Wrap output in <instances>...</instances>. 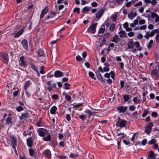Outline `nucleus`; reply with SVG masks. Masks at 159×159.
Segmentation results:
<instances>
[{
    "mask_svg": "<svg viewBox=\"0 0 159 159\" xmlns=\"http://www.w3.org/2000/svg\"><path fill=\"white\" fill-rule=\"evenodd\" d=\"M128 49H133L134 46L137 48L138 50L141 51L142 49V47L140 46V43L138 41H136L134 43L133 41H129L128 44Z\"/></svg>",
    "mask_w": 159,
    "mask_h": 159,
    "instance_id": "1",
    "label": "nucleus"
},
{
    "mask_svg": "<svg viewBox=\"0 0 159 159\" xmlns=\"http://www.w3.org/2000/svg\"><path fill=\"white\" fill-rule=\"evenodd\" d=\"M111 75V78L114 80L115 79V73L113 71H111L109 73H106L104 75V77L106 78H108V79L106 80L107 83L110 84L112 83V80L110 78Z\"/></svg>",
    "mask_w": 159,
    "mask_h": 159,
    "instance_id": "2",
    "label": "nucleus"
},
{
    "mask_svg": "<svg viewBox=\"0 0 159 159\" xmlns=\"http://www.w3.org/2000/svg\"><path fill=\"white\" fill-rule=\"evenodd\" d=\"M127 123V122L125 120L121 119L119 117V120L116 124V125L117 127L122 128L125 126Z\"/></svg>",
    "mask_w": 159,
    "mask_h": 159,
    "instance_id": "3",
    "label": "nucleus"
},
{
    "mask_svg": "<svg viewBox=\"0 0 159 159\" xmlns=\"http://www.w3.org/2000/svg\"><path fill=\"white\" fill-rule=\"evenodd\" d=\"M98 23H92L88 29V31L91 34H94L96 32V28Z\"/></svg>",
    "mask_w": 159,
    "mask_h": 159,
    "instance_id": "4",
    "label": "nucleus"
},
{
    "mask_svg": "<svg viewBox=\"0 0 159 159\" xmlns=\"http://www.w3.org/2000/svg\"><path fill=\"white\" fill-rule=\"evenodd\" d=\"M0 59L5 64H7L8 63V55L6 53H3L0 55Z\"/></svg>",
    "mask_w": 159,
    "mask_h": 159,
    "instance_id": "5",
    "label": "nucleus"
},
{
    "mask_svg": "<svg viewBox=\"0 0 159 159\" xmlns=\"http://www.w3.org/2000/svg\"><path fill=\"white\" fill-rule=\"evenodd\" d=\"M37 132L39 135L43 137L45 134H48V130L40 128L37 130Z\"/></svg>",
    "mask_w": 159,
    "mask_h": 159,
    "instance_id": "6",
    "label": "nucleus"
},
{
    "mask_svg": "<svg viewBox=\"0 0 159 159\" xmlns=\"http://www.w3.org/2000/svg\"><path fill=\"white\" fill-rule=\"evenodd\" d=\"M19 66L20 67H26L27 66L26 62L25 61L24 57L21 56L19 59Z\"/></svg>",
    "mask_w": 159,
    "mask_h": 159,
    "instance_id": "7",
    "label": "nucleus"
},
{
    "mask_svg": "<svg viewBox=\"0 0 159 159\" xmlns=\"http://www.w3.org/2000/svg\"><path fill=\"white\" fill-rule=\"evenodd\" d=\"M11 140H10L13 148L16 151V147L17 142L15 137L14 136H11Z\"/></svg>",
    "mask_w": 159,
    "mask_h": 159,
    "instance_id": "8",
    "label": "nucleus"
},
{
    "mask_svg": "<svg viewBox=\"0 0 159 159\" xmlns=\"http://www.w3.org/2000/svg\"><path fill=\"white\" fill-rule=\"evenodd\" d=\"M151 14L152 18H155V23H157V25L159 24V16L155 12H151Z\"/></svg>",
    "mask_w": 159,
    "mask_h": 159,
    "instance_id": "9",
    "label": "nucleus"
},
{
    "mask_svg": "<svg viewBox=\"0 0 159 159\" xmlns=\"http://www.w3.org/2000/svg\"><path fill=\"white\" fill-rule=\"evenodd\" d=\"M153 127V124L152 123H150L145 128V132L148 134H149L152 129Z\"/></svg>",
    "mask_w": 159,
    "mask_h": 159,
    "instance_id": "10",
    "label": "nucleus"
},
{
    "mask_svg": "<svg viewBox=\"0 0 159 159\" xmlns=\"http://www.w3.org/2000/svg\"><path fill=\"white\" fill-rule=\"evenodd\" d=\"M43 154L48 159H50L51 158V153L49 149H46L43 152Z\"/></svg>",
    "mask_w": 159,
    "mask_h": 159,
    "instance_id": "11",
    "label": "nucleus"
},
{
    "mask_svg": "<svg viewBox=\"0 0 159 159\" xmlns=\"http://www.w3.org/2000/svg\"><path fill=\"white\" fill-rule=\"evenodd\" d=\"M21 44L23 48L27 50L28 48V41L26 39H23L21 42Z\"/></svg>",
    "mask_w": 159,
    "mask_h": 159,
    "instance_id": "12",
    "label": "nucleus"
},
{
    "mask_svg": "<svg viewBox=\"0 0 159 159\" xmlns=\"http://www.w3.org/2000/svg\"><path fill=\"white\" fill-rule=\"evenodd\" d=\"M48 7H46L42 11L40 16V18H42L44 16L47 14L48 11Z\"/></svg>",
    "mask_w": 159,
    "mask_h": 159,
    "instance_id": "13",
    "label": "nucleus"
},
{
    "mask_svg": "<svg viewBox=\"0 0 159 159\" xmlns=\"http://www.w3.org/2000/svg\"><path fill=\"white\" fill-rule=\"evenodd\" d=\"M29 113L26 112H25L22 113L20 116V120H24L29 117Z\"/></svg>",
    "mask_w": 159,
    "mask_h": 159,
    "instance_id": "14",
    "label": "nucleus"
},
{
    "mask_svg": "<svg viewBox=\"0 0 159 159\" xmlns=\"http://www.w3.org/2000/svg\"><path fill=\"white\" fill-rule=\"evenodd\" d=\"M127 107H124L123 106H121L117 108V110L120 113H124L127 110Z\"/></svg>",
    "mask_w": 159,
    "mask_h": 159,
    "instance_id": "15",
    "label": "nucleus"
},
{
    "mask_svg": "<svg viewBox=\"0 0 159 159\" xmlns=\"http://www.w3.org/2000/svg\"><path fill=\"white\" fill-rule=\"evenodd\" d=\"M24 31V30L23 29H20L18 32L16 33L14 36V37L15 38H18L20 36Z\"/></svg>",
    "mask_w": 159,
    "mask_h": 159,
    "instance_id": "16",
    "label": "nucleus"
},
{
    "mask_svg": "<svg viewBox=\"0 0 159 159\" xmlns=\"http://www.w3.org/2000/svg\"><path fill=\"white\" fill-rule=\"evenodd\" d=\"M137 15L135 12H130L128 14V17L130 19L132 20L134 17L137 16Z\"/></svg>",
    "mask_w": 159,
    "mask_h": 159,
    "instance_id": "17",
    "label": "nucleus"
},
{
    "mask_svg": "<svg viewBox=\"0 0 159 159\" xmlns=\"http://www.w3.org/2000/svg\"><path fill=\"white\" fill-rule=\"evenodd\" d=\"M63 75L62 72L58 70L56 71L54 74V76L56 77H61L63 76Z\"/></svg>",
    "mask_w": 159,
    "mask_h": 159,
    "instance_id": "18",
    "label": "nucleus"
},
{
    "mask_svg": "<svg viewBox=\"0 0 159 159\" xmlns=\"http://www.w3.org/2000/svg\"><path fill=\"white\" fill-rule=\"evenodd\" d=\"M85 113L88 115L89 118L90 116H93L96 112L92 111L91 110H88L85 111Z\"/></svg>",
    "mask_w": 159,
    "mask_h": 159,
    "instance_id": "19",
    "label": "nucleus"
},
{
    "mask_svg": "<svg viewBox=\"0 0 159 159\" xmlns=\"http://www.w3.org/2000/svg\"><path fill=\"white\" fill-rule=\"evenodd\" d=\"M104 12V10L103 9H100L96 14V18L98 19L100 18L102 16Z\"/></svg>",
    "mask_w": 159,
    "mask_h": 159,
    "instance_id": "20",
    "label": "nucleus"
},
{
    "mask_svg": "<svg viewBox=\"0 0 159 159\" xmlns=\"http://www.w3.org/2000/svg\"><path fill=\"white\" fill-rule=\"evenodd\" d=\"M27 142L28 146L29 147H32L33 144V140L31 137H30L27 139Z\"/></svg>",
    "mask_w": 159,
    "mask_h": 159,
    "instance_id": "21",
    "label": "nucleus"
},
{
    "mask_svg": "<svg viewBox=\"0 0 159 159\" xmlns=\"http://www.w3.org/2000/svg\"><path fill=\"white\" fill-rule=\"evenodd\" d=\"M29 152L30 156L35 158H37V157L36 156L35 152L32 148L29 149Z\"/></svg>",
    "mask_w": 159,
    "mask_h": 159,
    "instance_id": "22",
    "label": "nucleus"
},
{
    "mask_svg": "<svg viewBox=\"0 0 159 159\" xmlns=\"http://www.w3.org/2000/svg\"><path fill=\"white\" fill-rule=\"evenodd\" d=\"M62 94L63 96H65V98L66 99V100L68 102L71 101V97L68 95L67 93L64 92Z\"/></svg>",
    "mask_w": 159,
    "mask_h": 159,
    "instance_id": "23",
    "label": "nucleus"
},
{
    "mask_svg": "<svg viewBox=\"0 0 159 159\" xmlns=\"http://www.w3.org/2000/svg\"><path fill=\"white\" fill-rule=\"evenodd\" d=\"M30 83L31 81L30 80H28L25 82L24 88L25 90H27V89L30 86Z\"/></svg>",
    "mask_w": 159,
    "mask_h": 159,
    "instance_id": "24",
    "label": "nucleus"
},
{
    "mask_svg": "<svg viewBox=\"0 0 159 159\" xmlns=\"http://www.w3.org/2000/svg\"><path fill=\"white\" fill-rule=\"evenodd\" d=\"M57 110V108L56 106H52L50 109V113L53 115L55 114Z\"/></svg>",
    "mask_w": 159,
    "mask_h": 159,
    "instance_id": "25",
    "label": "nucleus"
},
{
    "mask_svg": "<svg viewBox=\"0 0 159 159\" xmlns=\"http://www.w3.org/2000/svg\"><path fill=\"white\" fill-rule=\"evenodd\" d=\"M159 32L158 29L153 30L151 32H149V35L151 37H152L154 35L155 33H157V32Z\"/></svg>",
    "mask_w": 159,
    "mask_h": 159,
    "instance_id": "26",
    "label": "nucleus"
},
{
    "mask_svg": "<svg viewBox=\"0 0 159 159\" xmlns=\"http://www.w3.org/2000/svg\"><path fill=\"white\" fill-rule=\"evenodd\" d=\"M120 41V39L118 35L116 34L115 35L113 38L112 41L116 43H118Z\"/></svg>",
    "mask_w": 159,
    "mask_h": 159,
    "instance_id": "27",
    "label": "nucleus"
},
{
    "mask_svg": "<svg viewBox=\"0 0 159 159\" xmlns=\"http://www.w3.org/2000/svg\"><path fill=\"white\" fill-rule=\"evenodd\" d=\"M11 120L12 119L11 117H9L7 118L6 119V124L11 126L12 125Z\"/></svg>",
    "mask_w": 159,
    "mask_h": 159,
    "instance_id": "28",
    "label": "nucleus"
},
{
    "mask_svg": "<svg viewBox=\"0 0 159 159\" xmlns=\"http://www.w3.org/2000/svg\"><path fill=\"white\" fill-rule=\"evenodd\" d=\"M151 72L152 75L154 76H157V77H159L158 72L157 69H154Z\"/></svg>",
    "mask_w": 159,
    "mask_h": 159,
    "instance_id": "29",
    "label": "nucleus"
},
{
    "mask_svg": "<svg viewBox=\"0 0 159 159\" xmlns=\"http://www.w3.org/2000/svg\"><path fill=\"white\" fill-rule=\"evenodd\" d=\"M51 136L49 134L46 137H43L42 139L44 141H49L51 139Z\"/></svg>",
    "mask_w": 159,
    "mask_h": 159,
    "instance_id": "30",
    "label": "nucleus"
},
{
    "mask_svg": "<svg viewBox=\"0 0 159 159\" xmlns=\"http://www.w3.org/2000/svg\"><path fill=\"white\" fill-rule=\"evenodd\" d=\"M30 65L31 67V68L36 72L37 73H38V70L37 68L32 63H30Z\"/></svg>",
    "mask_w": 159,
    "mask_h": 159,
    "instance_id": "31",
    "label": "nucleus"
},
{
    "mask_svg": "<svg viewBox=\"0 0 159 159\" xmlns=\"http://www.w3.org/2000/svg\"><path fill=\"white\" fill-rule=\"evenodd\" d=\"M133 101L135 103L138 104L140 103L141 100L137 97H134L133 99Z\"/></svg>",
    "mask_w": 159,
    "mask_h": 159,
    "instance_id": "32",
    "label": "nucleus"
},
{
    "mask_svg": "<svg viewBox=\"0 0 159 159\" xmlns=\"http://www.w3.org/2000/svg\"><path fill=\"white\" fill-rule=\"evenodd\" d=\"M157 140L155 139H152L150 141H149L148 143V144H153V145L156 143Z\"/></svg>",
    "mask_w": 159,
    "mask_h": 159,
    "instance_id": "33",
    "label": "nucleus"
},
{
    "mask_svg": "<svg viewBox=\"0 0 159 159\" xmlns=\"http://www.w3.org/2000/svg\"><path fill=\"white\" fill-rule=\"evenodd\" d=\"M97 77L98 79H99L101 82H105L106 81V79L102 78V75L100 73H99V75H98Z\"/></svg>",
    "mask_w": 159,
    "mask_h": 159,
    "instance_id": "34",
    "label": "nucleus"
},
{
    "mask_svg": "<svg viewBox=\"0 0 159 159\" xmlns=\"http://www.w3.org/2000/svg\"><path fill=\"white\" fill-rule=\"evenodd\" d=\"M89 76L92 78L94 80H96V78L94 77V74L92 72H89Z\"/></svg>",
    "mask_w": 159,
    "mask_h": 159,
    "instance_id": "35",
    "label": "nucleus"
},
{
    "mask_svg": "<svg viewBox=\"0 0 159 159\" xmlns=\"http://www.w3.org/2000/svg\"><path fill=\"white\" fill-rule=\"evenodd\" d=\"M125 33V31L121 30L119 32L118 34H119V36L120 37H122Z\"/></svg>",
    "mask_w": 159,
    "mask_h": 159,
    "instance_id": "36",
    "label": "nucleus"
},
{
    "mask_svg": "<svg viewBox=\"0 0 159 159\" xmlns=\"http://www.w3.org/2000/svg\"><path fill=\"white\" fill-rule=\"evenodd\" d=\"M90 8L89 7H85L83 8L82 11L83 12H88L89 11Z\"/></svg>",
    "mask_w": 159,
    "mask_h": 159,
    "instance_id": "37",
    "label": "nucleus"
},
{
    "mask_svg": "<svg viewBox=\"0 0 159 159\" xmlns=\"http://www.w3.org/2000/svg\"><path fill=\"white\" fill-rule=\"evenodd\" d=\"M16 109L17 111H20L24 110L23 107L21 106H19L16 107Z\"/></svg>",
    "mask_w": 159,
    "mask_h": 159,
    "instance_id": "38",
    "label": "nucleus"
},
{
    "mask_svg": "<svg viewBox=\"0 0 159 159\" xmlns=\"http://www.w3.org/2000/svg\"><path fill=\"white\" fill-rule=\"evenodd\" d=\"M38 54L39 55L42 56H44L45 55L43 51L41 49H39L38 50Z\"/></svg>",
    "mask_w": 159,
    "mask_h": 159,
    "instance_id": "39",
    "label": "nucleus"
},
{
    "mask_svg": "<svg viewBox=\"0 0 159 159\" xmlns=\"http://www.w3.org/2000/svg\"><path fill=\"white\" fill-rule=\"evenodd\" d=\"M148 111L147 110H144V113L142 114V116L143 117H145L148 114Z\"/></svg>",
    "mask_w": 159,
    "mask_h": 159,
    "instance_id": "40",
    "label": "nucleus"
},
{
    "mask_svg": "<svg viewBox=\"0 0 159 159\" xmlns=\"http://www.w3.org/2000/svg\"><path fill=\"white\" fill-rule=\"evenodd\" d=\"M115 27V25L114 24H111L110 27V30L111 31H114Z\"/></svg>",
    "mask_w": 159,
    "mask_h": 159,
    "instance_id": "41",
    "label": "nucleus"
},
{
    "mask_svg": "<svg viewBox=\"0 0 159 159\" xmlns=\"http://www.w3.org/2000/svg\"><path fill=\"white\" fill-rule=\"evenodd\" d=\"M123 98L124 101L127 102L129 100V95H126L123 96Z\"/></svg>",
    "mask_w": 159,
    "mask_h": 159,
    "instance_id": "42",
    "label": "nucleus"
},
{
    "mask_svg": "<svg viewBox=\"0 0 159 159\" xmlns=\"http://www.w3.org/2000/svg\"><path fill=\"white\" fill-rule=\"evenodd\" d=\"M157 33L156 34V40L157 43H159V31L158 32H157Z\"/></svg>",
    "mask_w": 159,
    "mask_h": 159,
    "instance_id": "43",
    "label": "nucleus"
},
{
    "mask_svg": "<svg viewBox=\"0 0 159 159\" xmlns=\"http://www.w3.org/2000/svg\"><path fill=\"white\" fill-rule=\"evenodd\" d=\"M153 43V41L152 40H150L148 44V48L149 49L152 46V44Z\"/></svg>",
    "mask_w": 159,
    "mask_h": 159,
    "instance_id": "44",
    "label": "nucleus"
},
{
    "mask_svg": "<svg viewBox=\"0 0 159 159\" xmlns=\"http://www.w3.org/2000/svg\"><path fill=\"white\" fill-rule=\"evenodd\" d=\"M36 125L37 126L39 127L42 126L43 123L41 120H40L39 121L37 122L36 124Z\"/></svg>",
    "mask_w": 159,
    "mask_h": 159,
    "instance_id": "45",
    "label": "nucleus"
},
{
    "mask_svg": "<svg viewBox=\"0 0 159 159\" xmlns=\"http://www.w3.org/2000/svg\"><path fill=\"white\" fill-rule=\"evenodd\" d=\"M117 17V15L116 14L112 15L111 16V18L114 21H115Z\"/></svg>",
    "mask_w": 159,
    "mask_h": 159,
    "instance_id": "46",
    "label": "nucleus"
},
{
    "mask_svg": "<svg viewBox=\"0 0 159 159\" xmlns=\"http://www.w3.org/2000/svg\"><path fill=\"white\" fill-rule=\"evenodd\" d=\"M76 59L77 61H81L82 60V58L79 55H78L76 56Z\"/></svg>",
    "mask_w": 159,
    "mask_h": 159,
    "instance_id": "47",
    "label": "nucleus"
},
{
    "mask_svg": "<svg viewBox=\"0 0 159 159\" xmlns=\"http://www.w3.org/2000/svg\"><path fill=\"white\" fill-rule=\"evenodd\" d=\"M120 68L123 70L124 69V63L123 62H120L118 63Z\"/></svg>",
    "mask_w": 159,
    "mask_h": 159,
    "instance_id": "48",
    "label": "nucleus"
},
{
    "mask_svg": "<svg viewBox=\"0 0 159 159\" xmlns=\"http://www.w3.org/2000/svg\"><path fill=\"white\" fill-rule=\"evenodd\" d=\"M157 116V113L156 112H153L151 116L153 118H156Z\"/></svg>",
    "mask_w": 159,
    "mask_h": 159,
    "instance_id": "49",
    "label": "nucleus"
},
{
    "mask_svg": "<svg viewBox=\"0 0 159 159\" xmlns=\"http://www.w3.org/2000/svg\"><path fill=\"white\" fill-rule=\"evenodd\" d=\"M154 155V152L152 151H150L149 152L148 157H153Z\"/></svg>",
    "mask_w": 159,
    "mask_h": 159,
    "instance_id": "50",
    "label": "nucleus"
},
{
    "mask_svg": "<svg viewBox=\"0 0 159 159\" xmlns=\"http://www.w3.org/2000/svg\"><path fill=\"white\" fill-rule=\"evenodd\" d=\"M103 70L104 72H108L109 71L110 69L108 66H105L103 68Z\"/></svg>",
    "mask_w": 159,
    "mask_h": 159,
    "instance_id": "51",
    "label": "nucleus"
},
{
    "mask_svg": "<svg viewBox=\"0 0 159 159\" xmlns=\"http://www.w3.org/2000/svg\"><path fill=\"white\" fill-rule=\"evenodd\" d=\"M78 156V154H74L73 153H71L70 155V156L72 158H75L76 157H77Z\"/></svg>",
    "mask_w": 159,
    "mask_h": 159,
    "instance_id": "52",
    "label": "nucleus"
},
{
    "mask_svg": "<svg viewBox=\"0 0 159 159\" xmlns=\"http://www.w3.org/2000/svg\"><path fill=\"white\" fill-rule=\"evenodd\" d=\"M58 98V96L56 94H53L52 96V98L53 99H57Z\"/></svg>",
    "mask_w": 159,
    "mask_h": 159,
    "instance_id": "53",
    "label": "nucleus"
},
{
    "mask_svg": "<svg viewBox=\"0 0 159 159\" xmlns=\"http://www.w3.org/2000/svg\"><path fill=\"white\" fill-rule=\"evenodd\" d=\"M147 143V140L146 139H143L141 142V144L143 146H145Z\"/></svg>",
    "mask_w": 159,
    "mask_h": 159,
    "instance_id": "54",
    "label": "nucleus"
},
{
    "mask_svg": "<svg viewBox=\"0 0 159 159\" xmlns=\"http://www.w3.org/2000/svg\"><path fill=\"white\" fill-rule=\"evenodd\" d=\"M80 8L78 7L75 8L73 10V11L77 12L78 14L80 13Z\"/></svg>",
    "mask_w": 159,
    "mask_h": 159,
    "instance_id": "55",
    "label": "nucleus"
},
{
    "mask_svg": "<svg viewBox=\"0 0 159 159\" xmlns=\"http://www.w3.org/2000/svg\"><path fill=\"white\" fill-rule=\"evenodd\" d=\"M105 28H101L99 29V30L98 31L99 34H101V33H103V32H104V31H105Z\"/></svg>",
    "mask_w": 159,
    "mask_h": 159,
    "instance_id": "56",
    "label": "nucleus"
},
{
    "mask_svg": "<svg viewBox=\"0 0 159 159\" xmlns=\"http://www.w3.org/2000/svg\"><path fill=\"white\" fill-rule=\"evenodd\" d=\"M147 25H143L141 26L140 27H139V29L140 30H145L146 29Z\"/></svg>",
    "mask_w": 159,
    "mask_h": 159,
    "instance_id": "57",
    "label": "nucleus"
},
{
    "mask_svg": "<svg viewBox=\"0 0 159 159\" xmlns=\"http://www.w3.org/2000/svg\"><path fill=\"white\" fill-rule=\"evenodd\" d=\"M83 105L82 103H79L77 104L76 105H75L73 107V108L79 107Z\"/></svg>",
    "mask_w": 159,
    "mask_h": 159,
    "instance_id": "58",
    "label": "nucleus"
},
{
    "mask_svg": "<svg viewBox=\"0 0 159 159\" xmlns=\"http://www.w3.org/2000/svg\"><path fill=\"white\" fill-rule=\"evenodd\" d=\"M129 109L130 110L133 111L135 109V107L134 106H131L129 107Z\"/></svg>",
    "mask_w": 159,
    "mask_h": 159,
    "instance_id": "59",
    "label": "nucleus"
},
{
    "mask_svg": "<svg viewBox=\"0 0 159 159\" xmlns=\"http://www.w3.org/2000/svg\"><path fill=\"white\" fill-rule=\"evenodd\" d=\"M145 23V20L144 19H142L139 20V24L140 25L144 24Z\"/></svg>",
    "mask_w": 159,
    "mask_h": 159,
    "instance_id": "60",
    "label": "nucleus"
},
{
    "mask_svg": "<svg viewBox=\"0 0 159 159\" xmlns=\"http://www.w3.org/2000/svg\"><path fill=\"white\" fill-rule=\"evenodd\" d=\"M150 37V36L149 34V32H146L145 35L144 36V37L145 38L148 39Z\"/></svg>",
    "mask_w": 159,
    "mask_h": 159,
    "instance_id": "61",
    "label": "nucleus"
},
{
    "mask_svg": "<svg viewBox=\"0 0 159 159\" xmlns=\"http://www.w3.org/2000/svg\"><path fill=\"white\" fill-rule=\"evenodd\" d=\"M128 36L129 37H132L134 35V33L133 32H131L128 34Z\"/></svg>",
    "mask_w": 159,
    "mask_h": 159,
    "instance_id": "62",
    "label": "nucleus"
},
{
    "mask_svg": "<svg viewBox=\"0 0 159 159\" xmlns=\"http://www.w3.org/2000/svg\"><path fill=\"white\" fill-rule=\"evenodd\" d=\"M66 118L67 121H70L71 119L70 115L69 114H67L66 116Z\"/></svg>",
    "mask_w": 159,
    "mask_h": 159,
    "instance_id": "63",
    "label": "nucleus"
},
{
    "mask_svg": "<svg viewBox=\"0 0 159 159\" xmlns=\"http://www.w3.org/2000/svg\"><path fill=\"white\" fill-rule=\"evenodd\" d=\"M153 147L156 149H157L158 148V145L156 143L153 145Z\"/></svg>",
    "mask_w": 159,
    "mask_h": 159,
    "instance_id": "64",
    "label": "nucleus"
}]
</instances>
